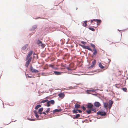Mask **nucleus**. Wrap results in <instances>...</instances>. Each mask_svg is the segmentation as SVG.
Listing matches in <instances>:
<instances>
[{
	"mask_svg": "<svg viewBox=\"0 0 128 128\" xmlns=\"http://www.w3.org/2000/svg\"><path fill=\"white\" fill-rule=\"evenodd\" d=\"M74 106L76 108H78L80 107V104L76 103L75 105Z\"/></svg>",
	"mask_w": 128,
	"mask_h": 128,
	"instance_id": "2eb2a0df",
	"label": "nucleus"
},
{
	"mask_svg": "<svg viewBox=\"0 0 128 128\" xmlns=\"http://www.w3.org/2000/svg\"><path fill=\"white\" fill-rule=\"evenodd\" d=\"M93 21H95L97 22L96 26L100 24L102 22L101 20H100L94 19L93 20H91V23H93Z\"/></svg>",
	"mask_w": 128,
	"mask_h": 128,
	"instance_id": "f03ea898",
	"label": "nucleus"
},
{
	"mask_svg": "<svg viewBox=\"0 0 128 128\" xmlns=\"http://www.w3.org/2000/svg\"><path fill=\"white\" fill-rule=\"evenodd\" d=\"M27 45H26L24 46L22 48V49L23 50H25L27 47Z\"/></svg>",
	"mask_w": 128,
	"mask_h": 128,
	"instance_id": "5701e85b",
	"label": "nucleus"
},
{
	"mask_svg": "<svg viewBox=\"0 0 128 128\" xmlns=\"http://www.w3.org/2000/svg\"><path fill=\"white\" fill-rule=\"evenodd\" d=\"M90 45L94 49H96L95 46L94 44H91Z\"/></svg>",
	"mask_w": 128,
	"mask_h": 128,
	"instance_id": "393cba45",
	"label": "nucleus"
},
{
	"mask_svg": "<svg viewBox=\"0 0 128 128\" xmlns=\"http://www.w3.org/2000/svg\"><path fill=\"white\" fill-rule=\"evenodd\" d=\"M93 27H95L94 26H93Z\"/></svg>",
	"mask_w": 128,
	"mask_h": 128,
	"instance_id": "de8ad7c7",
	"label": "nucleus"
},
{
	"mask_svg": "<svg viewBox=\"0 0 128 128\" xmlns=\"http://www.w3.org/2000/svg\"><path fill=\"white\" fill-rule=\"evenodd\" d=\"M54 74L56 75H59L61 74L62 73L60 72L54 71Z\"/></svg>",
	"mask_w": 128,
	"mask_h": 128,
	"instance_id": "4468645a",
	"label": "nucleus"
},
{
	"mask_svg": "<svg viewBox=\"0 0 128 128\" xmlns=\"http://www.w3.org/2000/svg\"><path fill=\"white\" fill-rule=\"evenodd\" d=\"M30 71L32 73H36L39 72L38 70L34 69L32 66L30 67Z\"/></svg>",
	"mask_w": 128,
	"mask_h": 128,
	"instance_id": "20e7f679",
	"label": "nucleus"
},
{
	"mask_svg": "<svg viewBox=\"0 0 128 128\" xmlns=\"http://www.w3.org/2000/svg\"><path fill=\"white\" fill-rule=\"evenodd\" d=\"M122 90L125 92H127V89L126 88H122Z\"/></svg>",
	"mask_w": 128,
	"mask_h": 128,
	"instance_id": "2f4dec72",
	"label": "nucleus"
},
{
	"mask_svg": "<svg viewBox=\"0 0 128 128\" xmlns=\"http://www.w3.org/2000/svg\"><path fill=\"white\" fill-rule=\"evenodd\" d=\"M26 77L28 78H31L32 77V76H29L27 74H26Z\"/></svg>",
	"mask_w": 128,
	"mask_h": 128,
	"instance_id": "72a5a7b5",
	"label": "nucleus"
},
{
	"mask_svg": "<svg viewBox=\"0 0 128 128\" xmlns=\"http://www.w3.org/2000/svg\"><path fill=\"white\" fill-rule=\"evenodd\" d=\"M67 68L68 70H71L69 68Z\"/></svg>",
	"mask_w": 128,
	"mask_h": 128,
	"instance_id": "49530a36",
	"label": "nucleus"
},
{
	"mask_svg": "<svg viewBox=\"0 0 128 128\" xmlns=\"http://www.w3.org/2000/svg\"><path fill=\"white\" fill-rule=\"evenodd\" d=\"M96 62V60H94L92 62V64L91 66H90V68H93L95 65Z\"/></svg>",
	"mask_w": 128,
	"mask_h": 128,
	"instance_id": "9d476101",
	"label": "nucleus"
},
{
	"mask_svg": "<svg viewBox=\"0 0 128 128\" xmlns=\"http://www.w3.org/2000/svg\"><path fill=\"white\" fill-rule=\"evenodd\" d=\"M45 74V73H42V75H44V76H46L47 75V74ZM47 75H49V74H47Z\"/></svg>",
	"mask_w": 128,
	"mask_h": 128,
	"instance_id": "ea45409f",
	"label": "nucleus"
},
{
	"mask_svg": "<svg viewBox=\"0 0 128 128\" xmlns=\"http://www.w3.org/2000/svg\"><path fill=\"white\" fill-rule=\"evenodd\" d=\"M61 110H60L56 109L54 110L53 112H58L60 111Z\"/></svg>",
	"mask_w": 128,
	"mask_h": 128,
	"instance_id": "4be33fe9",
	"label": "nucleus"
},
{
	"mask_svg": "<svg viewBox=\"0 0 128 128\" xmlns=\"http://www.w3.org/2000/svg\"><path fill=\"white\" fill-rule=\"evenodd\" d=\"M33 53V51L32 50L30 51L28 53V54L26 58V60H28V59L29 58V57H30V56L32 55Z\"/></svg>",
	"mask_w": 128,
	"mask_h": 128,
	"instance_id": "0eeeda50",
	"label": "nucleus"
},
{
	"mask_svg": "<svg viewBox=\"0 0 128 128\" xmlns=\"http://www.w3.org/2000/svg\"><path fill=\"white\" fill-rule=\"evenodd\" d=\"M87 108L89 109L87 110L86 112L88 114L96 112V109L93 104L91 103H88L87 105Z\"/></svg>",
	"mask_w": 128,
	"mask_h": 128,
	"instance_id": "f257e3e1",
	"label": "nucleus"
},
{
	"mask_svg": "<svg viewBox=\"0 0 128 128\" xmlns=\"http://www.w3.org/2000/svg\"><path fill=\"white\" fill-rule=\"evenodd\" d=\"M48 100H42L41 102V103H44V102H47V101H48Z\"/></svg>",
	"mask_w": 128,
	"mask_h": 128,
	"instance_id": "cd10ccee",
	"label": "nucleus"
},
{
	"mask_svg": "<svg viewBox=\"0 0 128 128\" xmlns=\"http://www.w3.org/2000/svg\"><path fill=\"white\" fill-rule=\"evenodd\" d=\"M43 108H40L39 109L38 112H42V111H43Z\"/></svg>",
	"mask_w": 128,
	"mask_h": 128,
	"instance_id": "b1692460",
	"label": "nucleus"
},
{
	"mask_svg": "<svg viewBox=\"0 0 128 128\" xmlns=\"http://www.w3.org/2000/svg\"><path fill=\"white\" fill-rule=\"evenodd\" d=\"M39 112V114H42V112Z\"/></svg>",
	"mask_w": 128,
	"mask_h": 128,
	"instance_id": "a18cd8bd",
	"label": "nucleus"
},
{
	"mask_svg": "<svg viewBox=\"0 0 128 128\" xmlns=\"http://www.w3.org/2000/svg\"><path fill=\"white\" fill-rule=\"evenodd\" d=\"M43 113L45 115H46V112H43Z\"/></svg>",
	"mask_w": 128,
	"mask_h": 128,
	"instance_id": "c03bdc74",
	"label": "nucleus"
},
{
	"mask_svg": "<svg viewBox=\"0 0 128 128\" xmlns=\"http://www.w3.org/2000/svg\"><path fill=\"white\" fill-rule=\"evenodd\" d=\"M37 43L39 46H40L42 48H44L45 46L44 44L42 43V42L39 40L37 41Z\"/></svg>",
	"mask_w": 128,
	"mask_h": 128,
	"instance_id": "7ed1b4c3",
	"label": "nucleus"
},
{
	"mask_svg": "<svg viewBox=\"0 0 128 128\" xmlns=\"http://www.w3.org/2000/svg\"><path fill=\"white\" fill-rule=\"evenodd\" d=\"M78 111V110H73V112L74 113L76 114L78 113L77 111Z\"/></svg>",
	"mask_w": 128,
	"mask_h": 128,
	"instance_id": "c85d7f7f",
	"label": "nucleus"
},
{
	"mask_svg": "<svg viewBox=\"0 0 128 128\" xmlns=\"http://www.w3.org/2000/svg\"><path fill=\"white\" fill-rule=\"evenodd\" d=\"M49 101L50 103L52 104H54L55 103L54 101L53 100H49Z\"/></svg>",
	"mask_w": 128,
	"mask_h": 128,
	"instance_id": "aec40b11",
	"label": "nucleus"
},
{
	"mask_svg": "<svg viewBox=\"0 0 128 128\" xmlns=\"http://www.w3.org/2000/svg\"><path fill=\"white\" fill-rule=\"evenodd\" d=\"M104 106V108L107 109L108 108V103L104 102L103 103Z\"/></svg>",
	"mask_w": 128,
	"mask_h": 128,
	"instance_id": "f8f14e48",
	"label": "nucleus"
},
{
	"mask_svg": "<svg viewBox=\"0 0 128 128\" xmlns=\"http://www.w3.org/2000/svg\"><path fill=\"white\" fill-rule=\"evenodd\" d=\"M58 96L61 98H63L64 96V94L63 93H61L58 94Z\"/></svg>",
	"mask_w": 128,
	"mask_h": 128,
	"instance_id": "9b49d317",
	"label": "nucleus"
},
{
	"mask_svg": "<svg viewBox=\"0 0 128 128\" xmlns=\"http://www.w3.org/2000/svg\"><path fill=\"white\" fill-rule=\"evenodd\" d=\"M78 111L79 112V113H81L82 112V111L81 110H78Z\"/></svg>",
	"mask_w": 128,
	"mask_h": 128,
	"instance_id": "a19ab883",
	"label": "nucleus"
},
{
	"mask_svg": "<svg viewBox=\"0 0 128 128\" xmlns=\"http://www.w3.org/2000/svg\"><path fill=\"white\" fill-rule=\"evenodd\" d=\"M32 58L31 57H30L28 59V61L26 62L25 65L26 66V67L28 68V65L32 60Z\"/></svg>",
	"mask_w": 128,
	"mask_h": 128,
	"instance_id": "423d86ee",
	"label": "nucleus"
},
{
	"mask_svg": "<svg viewBox=\"0 0 128 128\" xmlns=\"http://www.w3.org/2000/svg\"><path fill=\"white\" fill-rule=\"evenodd\" d=\"M50 102L49 101H47V106L48 107L50 106Z\"/></svg>",
	"mask_w": 128,
	"mask_h": 128,
	"instance_id": "a878e982",
	"label": "nucleus"
},
{
	"mask_svg": "<svg viewBox=\"0 0 128 128\" xmlns=\"http://www.w3.org/2000/svg\"><path fill=\"white\" fill-rule=\"evenodd\" d=\"M80 116V115L79 114H76L75 116H74L73 118L74 119H75L76 118H79Z\"/></svg>",
	"mask_w": 128,
	"mask_h": 128,
	"instance_id": "f3484780",
	"label": "nucleus"
},
{
	"mask_svg": "<svg viewBox=\"0 0 128 128\" xmlns=\"http://www.w3.org/2000/svg\"><path fill=\"white\" fill-rule=\"evenodd\" d=\"M94 106H95L97 108L99 107L101 105L100 103L98 102H95L94 104Z\"/></svg>",
	"mask_w": 128,
	"mask_h": 128,
	"instance_id": "1a4fd4ad",
	"label": "nucleus"
},
{
	"mask_svg": "<svg viewBox=\"0 0 128 128\" xmlns=\"http://www.w3.org/2000/svg\"><path fill=\"white\" fill-rule=\"evenodd\" d=\"M41 105L40 104L37 105L35 107V109L36 110L38 109L39 108L41 107Z\"/></svg>",
	"mask_w": 128,
	"mask_h": 128,
	"instance_id": "412c9836",
	"label": "nucleus"
},
{
	"mask_svg": "<svg viewBox=\"0 0 128 128\" xmlns=\"http://www.w3.org/2000/svg\"><path fill=\"white\" fill-rule=\"evenodd\" d=\"M82 109L84 110H86V108L85 107H84V106H83L82 107Z\"/></svg>",
	"mask_w": 128,
	"mask_h": 128,
	"instance_id": "f704fd0d",
	"label": "nucleus"
},
{
	"mask_svg": "<svg viewBox=\"0 0 128 128\" xmlns=\"http://www.w3.org/2000/svg\"><path fill=\"white\" fill-rule=\"evenodd\" d=\"M49 66L50 67H51L52 68H54V66L52 64H49Z\"/></svg>",
	"mask_w": 128,
	"mask_h": 128,
	"instance_id": "c756f323",
	"label": "nucleus"
},
{
	"mask_svg": "<svg viewBox=\"0 0 128 128\" xmlns=\"http://www.w3.org/2000/svg\"><path fill=\"white\" fill-rule=\"evenodd\" d=\"M28 120L30 121H34L35 120L34 119H31L29 118H28Z\"/></svg>",
	"mask_w": 128,
	"mask_h": 128,
	"instance_id": "c9c22d12",
	"label": "nucleus"
},
{
	"mask_svg": "<svg viewBox=\"0 0 128 128\" xmlns=\"http://www.w3.org/2000/svg\"><path fill=\"white\" fill-rule=\"evenodd\" d=\"M35 116H36V118H38L39 116H38V114H35Z\"/></svg>",
	"mask_w": 128,
	"mask_h": 128,
	"instance_id": "58836bf2",
	"label": "nucleus"
},
{
	"mask_svg": "<svg viewBox=\"0 0 128 128\" xmlns=\"http://www.w3.org/2000/svg\"><path fill=\"white\" fill-rule=\"evenodd\" d=\"M81 43L83 44H84L86 42L83 41Z\"/></svg>",
	"mask_w": 128,
	"mask_h": 128,
	"instance_id": "79ce46f5",
	"label": "nucleus"
},
{
	"mask_svg": "<svg viewBox=\"0 0 128 128\" xmlns=\"http://www.w3.org/2000/svg\"><path fill=\"white\" fill-rule=\"evenodd\" d=\"M87 22V21H85L84 22L83 24V26L85 27H86L87 25L86 22Z\"/></svg>",
	"mask_w": 128,
	"mask_h": 128,
	"instance_id": "6ab92c4d",
	"label": "nucleus"
},
{
	"mask_svg": "<svg viewBox=\"0 0 128 128\" xmlns=\"http://www.w3.org/2000/svg\"><path fill=\"white\" fill-rule=\"evenodd\" d=\"M84 48L85 49H87L89 50L92 51V50L90 48V46H85L84 47Z\"/></svg>",
	"mask_w": 128,
	"mask_h": 128,
	"instance_id": "ddd939ff",
	"label": "nucleus"
},
{
	"mask_svg": "<svg viewBox=\"0 0 128 128\" xmlns=\"http://www.w3.org/2000/svg\"><path fill=\"white\" fill-rule=\"evenodd\" d=\"M89 29L93 31H94L95 29L92 28H89Z\"/></svg>",
	"mask_w": 128,
	"mask_h": 128,
	"instance_id": "7c9ffc66",
	"label": "nucleus"
},
{
	"mask_svg": "<svg viewBox=\"0 0 128 128\" xmlns=\"http://www.w3.org/2000/svg\"><path fill=\"white\" fill-rule=\"evenodd\" d=\"M113 102L111 100H110L109 101V104H108V108L109 110H110V108H111V107H112V106L113 104Z\"/></svg>",
	"mask_w": 128,
	"mask_h": 128,
	"instance_id": "6e6552de",
	"label": "nucleus"
},
{
	"mask_svg": "<svg viewBox=\"0 0 128 128\" xmlns=\"http://www.w3.org/2000/svg\"><path fill=\"white\" fill-rule=\"evenodd\" d=\"M34 113L35 114H36H36H38L37 112H36V111H35V110L34 111Z\"/></svg>",
	"mask_w": 128,
	"mask_h": 128,
	"instance_id": "37998d69",
	"label": "nucleus"
},
{
	"mask_svg": "<svg viewBox=\"0 0 128 128\" xmlns=\"http://www.w3.org/2000/svg\"><path fill=\"white\" fill-rule=\"evenodd\" d=\"M94 24H95V23H94Z\"/></svg>",
	"mask_w": 128,
	"mask_h": 128,
	"instance_id": "09e8293b",
	"label": "nucleus"
},
{
	"mask_svg": "<svg viewBox=\"0 0 128 128\" xmlns=\"http://www.w3.org/2000/svg\"><path fill=\"white\" fill-rule=\"evenodd\" d=\"M35 116H36V118H38L39 116H38V114H35Z\"/></svg>",
	"mask_w": 128,
	"mask_h": 128,
	"instance_id": "4c0bfd02",
	"label": "nucleus"
},
{
	"mask_svg": "<svg viewBox=\"0 0 128 128\" xmlns=\"http://www.w3.org/2000/svg\"><path fill=\"white\" fill-rule=\"evenodd\" d=\"M88 91L91 92H94L96 91V90L94 89L90 90H88Z\"/></svg>",
	"mask_w": 128,
	"mask_h": 128,
	"instance_id": "473e14b6",
	"label": "nucleus"
},
{
	"mask_svg": "<svg viewBox=\"0 0 128 128\" xmlns=\"http://www.w3.org/2000/svg\"><path fill=\"white\" fill-rule=\"evenodd\" d=\"M106 113L104 112L98 111L97 113V114L100 115L101 116H104L106 115Z\"/></svg>",
	"mask_w": 128,
	"mask_h": 128,
	"instance_id": "39448f33",
	"label": "nucleus"
},
{
	"mask_svg": "<svg viewBox=\"0 0 128 128\" xmlns=\"http://www.w3.org/2000/svg\"><path fill=\"white\" fill-rule=\"evenodd\" d=\"M98 66L101 69H103L104 68V66L102 65L101 63H99Z\"/></svg>",
	"mask_w": 128,
	"mask_h": 128,
	"instance_id": "dca6fc26",
	"label": "nucleus"
},
{
	"mask_svg": "<svg viewBox=\"0 0 128 128\" xmlns=\"http://www.w3.org/2000/svg\"><path fill=\"white\" fill-rule=\"evenodd\" d=\"M50 110V108H48L46 111V112L48 113Z\"/></svg>",
	"mask_w": 128,
	"mask_h": 128,
	"instance_id": "bb28decb",
	"label": "nucleus"
},
{
	"mask_svg": "<svg viewBox=\"0 0 128 128\" xmlns=\"http://www.w3.org/2000/svg\"><path fill=\"white\" fill-rule=\"evenodd\" d=\"M35 116H36V118H38L39 116H38V114H35Z\"/></svg>",
	"mask_w": 128,
	"mask_h": 128,
	"instance_id": "e433bc0d",
	"label": "nucleus"
},
{
	"mask_svg": "<svg viewBox=\"0 0 128 128\" xmlns=\"http://www.w3.org/2000/svg\"><path fill=\"white\" fill-rule=\"evenodd\" d=\"M94 52L93 53V55H96L97 53V51L96 49H94Z\"/></svg>",
	"mask_w": 128,
	"mask_h": 128,
	"instance_id": "a211bd4d",
	"label": "nucleus"
}]
</instances>
